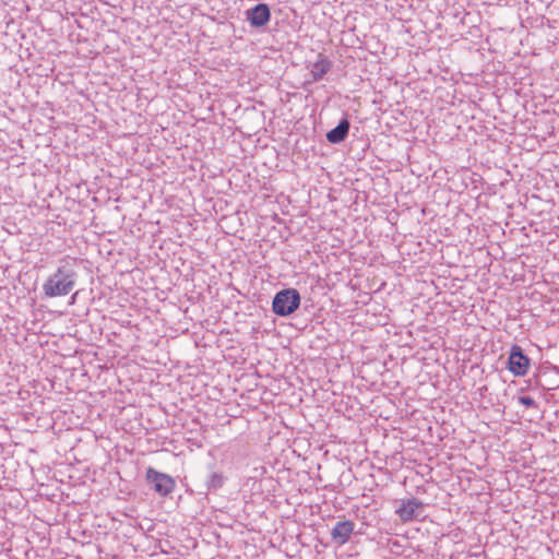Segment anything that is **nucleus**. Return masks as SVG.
Here are the masks:
<instances>
[{
  "label": "nucleus",
  "instance_id": "1",
  "mask_svg": "<svg viewBox=\"0 0 559 559\" xmlns=\"http://www.w3.org/2000/svg\"><path fill=\"white\" fill-rule=\"evenodd\" d=\"M78 273L66 260L43 284V293L47 298L62 297L70 294L75 287Z\"/></svg>",
  "mask_w": 559,
  "mask_h": 559
},
{
  "label": "nucleus",
  "instance_id": "2",
  "mask_svg": "<svg viewBox=\"0 0 559 559\" xmlns=\"http://www.w3.org/2000/svg\"><path fill=\"white\" fill-rule=\"evenodd\" d=\"M300 305V295L295 288L282 289L275 294L272 310L280 317H287L295 312Z\"/></svg>",
  "mask_w": 559,
  "mask_h": 559
},
{
  "label": "nucleus",
  "instance_id": "3",
  "mask_svg": "<svg viewBox=\"0 0 559 559\" xmlns=\"http://www.w3.org/2000/svg\"><path fill=\"white\" fill-rule=\"evenodd\" d=\"M146 480L151 488L159 496H167L175 489V480L167 474L157 472L153 467L146 469Z\"/></svg>",
  "mask_w": 559,
  "mask_h": 559
},
{
  "label": "nucleus",
  "instance_id": "4",
  "mask_svg": "<svg viewBox=\"0 0 559 559\" xmlns=\"http://www.w3.org/2000/svg\"><path fill=\"white\" fill-rule=\"evenodd\" d=\"M424 510L425 504L420 500L411 498L401 501L400 506L395 509V514L402 522L406 523L413 520L424 519Z\"/></svg>",
  "mask_w": 559,
  "mask_h": 559
},
{
  "label": "nucleus",
  "instance_id": "5",
  "mask_svg": "<svg viewBox=\"0 0 559 559\" xmlns=\"http://www.w3.org/2000/svg\"><path fill=\"white\" fill-rule=\"evenodd\" d=\"M531 359L519 345H513L508 358V369L516 377H523L528 372Z\"/></svg>",
  "mask_w": 559,
  "mask_h": 559
},
{
  "label": "nucleus",
  "instance_id": "6",
  "mask_svg": "<svg viewBox=\"0 0 559 559\" xmlns=\"http://www.w3.org/2000/svg\"><path fill=\"white\" fill-rule=\"evenodd\" d=\"M247 21L252 27L265 26L271 20V11L267 4L258 3L246 11Z\"/></svg>",
  "mask_w": 559,
  "mask_h": 559
},
{
  "label": "nucleus",
  "instance_id": "7",
  "mask_svg": "<svg viewBox=\"0 0 559 559\" xmlns=\"http://www.w3.org/2000/svg\"><path fill=\"white\" fill-rule=\"evenodd\" d=\"M354 528H355V524L353 521H349V520L340 521L332 528L331 537L338 545H344L349 540L350 535L354 532Z\"/></svg>",
  "mask_w": 559,
  "mask_h": 559
},
{
  "label": "nucleus",
  "instance_id": "8",
  "mask_svg": "<svg viewBox=\"0 0 559 559\" xmlns=\"http://www.w3.org/2000/svg\"><path fill=\"white\" fill-rule=\"evenodd\" d=\"M349 128L348 119H341L338 124L326 133V140L332 144L342 143L347 138Z\"/></svg>",
  "mask_w": 559,
  "mask_h": 559
},
{
  "label": "nucleus",
  "instance_id": "9",
  "mask_svg": "<svg viewBox=\"0 0 559 559\" xmlns=\"http://www.w3.org/2000/svg\"><path fill=\"white\" fill-rule=\"evenodd\" d=\"M332 63L325 57L319 56V59L311 64L310 73L312 80L320 81L331 70Z\"/></svg>",
  "mask_w": 559,
  "mask_h": 559
},
{
  "label": "nucleus",
  "instance_id": "10",
  "mask_svg": "<svg viewBox=\"0 0 559 559\" xmlns=\"http://www.w3.org/2000/svg\"><path fill=\"white\" fill-rule=\"evenodd\" d=\"M225 476L218 472H211L205 480V486L209 491H216L225 484Z\"/></svg>",
  "mask_w": 559,
  "mask_h": 559
},
{
  "label": "nucleus",
  "instance_id": "11",
  "mask_svg": "<svg viewBox=\"0 0 559 559\" xmlns=\"http://www.w3.org/2000/svg\"><path fill=\"white\" fill-rule=\"evenodd\" d=\"M519 403L526 407H537L535 400L531 396L523 395L518 399Z\"/></svg>",
  "mask_w": 559,
  "mask_h": 559
},
{
  "label": "nucleus",
  "instance_id": "12",
  "mask_svg": "<svg viewBox=\"0 0 559 559\" xmlns=\"http://www.w3.org/2000/svg\"><path fill=\"white\" fill-rule=\"evenodd\" d=\"M75 296H78V293H74V296H72V302H74Z\"/></svg>",
  "mask_w": 559,
  "mask_h": 559
},
{
  "label": "nucleus",
  "instance_id": "13",
  "mask_svg": "<svg viewBox=\"0 0 559 559\" xmlns=\"http://www.w3.org/2000/svg\"><path fill=\"white\" fill-rule=\"evenodd\" d=\"M75 296H78V293H74V296H72V302H74Z\"/></svg>",
  "mask_w": 559,
  "mask_h": 559
}]
</instances>
